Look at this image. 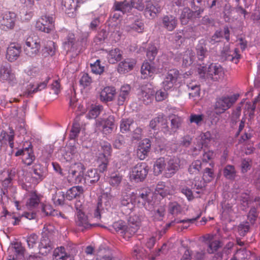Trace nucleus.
Segmentation results:
<instances>
[{
  "instance_id": "obj_26",
  "label": "nucleus",
  "mask_w": 260,
  "mask_h": 260,
  "mask_svg": "<svg viewBox=\"0 0 260 260\" xmlns=\"http://www.w3.org/2000/svg\"><path fill=\"white\" fill-rule=\"evenodd\" d=\"M131 87L129 85L125 84L122 86L117 98V103L119 105H123L128 99Z\"/></svg>"
},
{
  "instance_id": "obj_2",
  "label": "nucleus",
  "mask_w": 260,
  "mask_h": 260,
  "mask_svg": "<svg viewBox=\"0 0 260 260\" xmlns=\"http://www.w3.org/2000/svg\"><path fill=\"white\" fill-rule=\"evenodd\" d=\"M198 73L201 77H204L207 74V76L213 81L222 80L224 76L223 69L217 63L211 64L208 67L207 73L206 68L204 66H201L198 68Z\"/></svg>"
},
{
  "instance_id": "obj_1",
  "label": "nucleus",
  "mask_w": 260,
  "mask_h": 260,
  "mask_svg": "<svg viewBox=\"0 0 260 260\" xmlns=\"http://www.w3.org/2000/svg\"><path fill=\"white\" fill-rule=\"evenodd\" d=\"M134 7L136 9L143 11L144 9L145 6L142 3V0H131V4L125 0L123 2H115L114 6V11L112 14V19L117 20L121 16V14H124L132 9Z\"/></svg>"
},
{
  "instance_id": "obj_42",
  "label": "nucleus",
  "mask_w": 260,
  "mask_h": 260,
  "mask_svg": "<svg viewBox=\"0 0 260 260\" xmlns=\"http://www.w3.org/2000/svg\"><path fill=\"white\" fill-rule=\"evenodd\" d=\"M208 245V252L209 253H213L220 247L221 243L219 240L215 239L212 236L209 239Z\"/></svg>"
},
{
  "instance_id": "obj_35",
  "label": "nucleus",
  "mask_w": 260,
  "mask_h": 260,
  "mask_svg": "<svg viewBox=\"0 0 260 260\" xmlns=\"http://www.w3.org/2000/svg\"><path fill=\"white\" fill-rule=\"evenodd\" d=\"M9 134H8L5 132H2L0 136V139L4 144L9 145L10 146L13 145V139L14 136V132L13 129L9 128Z\"/></svg>"
},
{
  "instance_id": "obj_19",
  "label": "nucleus",
  "mask_w": 260,
  "mask_h": 260,
  "mask_svg": "<svg viewBox=\"0 0 260 260\" xmlns=\"http://www.w3.org/2000/svg\"><path fill=\"white\" fill-rule=\"evenodd\" d=\"M136 64L133 58H126L119 63L117 71L120 74H125L132 70Z\"/></svg>"
},
{
  "instance_id": "obj_6",
  "label": "nucleus",
  "mask_w": 260,
  "mask_h": 260,
  "mask_svg": "<svg viewBox=\"0 0 260 260\" xmlns=\"http://www.w3.org/2000/svg\"><path fill=\"white\" fill-rule=\"evenodd\" d=\"M54 19L52 17L42 16L36 22V28L41 31L50 33L54 29Z\"/></svg>"
},
{
  "instance_id": "obj_56",
  "label": "nucleus",
  "mask_w": 260,
  "mask_h": 260,
  "mask_svg": "<svg viewBox=\"0 0 260 260\" xmlns=\"http://www.w3.org/2000/svg\"><path fill=\"white\" fill-rule=\"evenodd\" d=\"M201 169V162L199 160L194 161L189 167L188 171L190 174H196Z\"/></svg>"
},
{
  "instance_id": "obj_16",
  "label": "nucleus",
  "mask_w": 260,
  "mask_h": 260,
  "mask_svg": "<svg viewBox=\"0 0 260 260\" xmlns=\"http://www.w3.org/2000/svg\"><path fill=\"white\" fill-rule=\"evenodd\" d=\"M111 151L110 147H105L104 153L99 155L97 163L98 164V169L100 172H104L107 170L109 163L108 156L110 155Z\"/></svg>"
},
{
  "instance_id": "obj_22",
  "label": "nucleus",
  "mask_w": 260,
  "mask_h": 260,
  "mask_svg": "<svg viewBox=\"0 0 260 260\" xmlns=\"http://www.w3.org/2000/svg\"><path fill=\"white\" fill-rule=\"evenodd\" d=\"M236 213V211L231 204L227 202H224L221 204V215L224 219H230Z\"/></svg>"
},
{
  "instance_id": "obj_8",
  "label": "nucleus",
  "mask_w": 260,
  "mask_h": 260,
  "mask_svg": "<svg viewBox=\"0 0 260 260\" xmlns=\"http://www.w3.org/2000/svg\"><path fill=\"white\" fill-rule=\"evenodd\" d=\"M112 202V196L107 192L103 193L99 199L97 211L95 213V218H100V211L108 210L110 208Z\"/></svg>"
},
{
  "instance_id": "obj_40",
  "label": "nucleus",
  "mask_w": 260,
  "mask_h": 260,
  "mask_svg": "<svg viewBox=\"0 0 260 260\" xmlns=\"http://www.w3.org/2000/svg\"><path fill=\"white\" fill-rule=\"evenodd\" d=\"M191 180H187L185 182V184L181 185V192L183 193L189 200L193 199V193L191 188Z\"/></svg>"
},
{
  "instance_id": "obj_60",
  "label": "nucleus",
  "mask_w": 260,
  "mask_h": 260,
  "mask_svg": "<svg viewBox=\"0 0 260 260\" xmlns=\"http://www.w3.org/2000/svg\"><path fill=\"white\" fill-rule=\"evenodd\" d=\"M91 83L92 79L91 77H89L88 74L84 73L80 80V85L85 88L90 86Z\"/></svg>"
},
{
  "instance_id": "obj_44",
  "label": "nucleus",
  "mask_w": 260,
  "mask_h": 260,
  "mask_svg": "<svg viewBox=\"0 0 260 260\" xmlns=\"http://www.w3.org/2000/svg\"><path fill=\"white\" fill-rule=\"evenodd\" d=\"M54 255L56 260H74L73 256L66 253L62 247L56 250Z\"/></svg>"
},
{
  "instance_id": "obj_25",
  "label": "nucleus",
  "mask_w": 260,
  "mask_h": 260,
  "mask_svg": "<svg viewBox=\"0 0 260 260\" xmlns=\"http://www.w3.org/2000/svg\"><path fill=\"white\" fill-rule=\"evenodd\" d=\"M203 12V10L201 9H200L198 11L193 12L188 8H184L180 18L181 24L182 25L187 24L189 20L192 17L193 15L199 16Z\"/></svg>"
},
{
  "instance_id": "obj_53",
  "label": "nucleus",
  "mask_w": 260,
  "mask_h": 260,
  "mask_svg": "<svg viewBox=\"0 0 260 260\" xmlns=\"http://www.w3.org/2000/svg\"><path fill=\"white\" fill-rule=\"evenodd\" d=\"M224 176L230 179H234L236 176V171L233 166H227L223 170Z\"/></svg>"
},
{
  "instance_id": "obj_50",
  "label": "nucleus",
  "mask_w": 260,
  "mask_h": 260,
  "mask_svg": "<svg viewBox=\"0 0 260 260\" xmlns=\"http://www.w3.org/2000/svg\"><path fill=\"white\" fill-rule=\"evenodd\" d=\"M151 193L149 192H148L146 190H143L139 196L137 197L136 196L135 200L136 203L140 204L142 203V205H144L145 203V201L149 199L151 197Z\"/></svg>"
},
{
  "instance_id": "obj_5",
  "label": "nucleus",
  "mask_w": 260,
  "mask_h": 260,
  "mask_svg": "<svg viewBox=\"0 0 260 260\" xmlns=\"http://www.w3.org/2000/svg\"><path fill=\"white\" fill-rule=\"evenodd\" d=\"M148 173V168L146 164L139 163L132 168L129 173V179L136 182L142 181Z\"/></svg>"
},
{
  "instance_id": "obj_41",
  "label": "nucleus",
  "mask_w": 260,
  "mask_h": 260,
  "mask_svg": "<svg viewBox=\"0 0 260 260\" xmlns=\"http://www.w3.org/2000/svg\"><path fill=\"white\" fill-rule=\"evenodd\" d=\"M103 107L100 105H91L88 113L86 114V118L88 119H94L100 114Z\"/></svg>"
},
{
  "instance_id": "obj_15",
  "label": "nucleus",
  "mask_w": 260,
  "mask_h": 260,
  "mask_svg": "<svg viewBox=\"0 0 260 260\" xmlns=\"http://www.w3.org/2000/svg\"><path fill=\"white\" fill-rule=\"evenodd\" d=\"M84 168L81 163L72 164L69 170L70 177H72L76 182H80L83 174Z\"/></svg>"
},
{
  "instance_id": "obj_33",
  "label": "nucleus",
  "mask_w": 260,
  "mask_h": 260,
  "mask_svg": "<svg viewBox=\"0 0 260 260\" xmlns=\"http://www.w3.org/2000/svg\"><path fill=\"white\" fill-rule=\"evenodd\" d=\"M128 221L129 235H132L138 229L140 224V219L138 216L135 215L131 216Z\"/></svg>"
},
{
  "instance_id": "obj_21",
  "label": "nucleus",
  "mask_w": 260,
  "mask_h": 260,
  "mask_svg": "<svg viewBox=\"0 0 260 260\" xmlns=\"http://www.w3.org/2000/svg\"><path fill=\"white\" fill-rule=\"evenodd\" d=\"M62 33L64 37L63 42L64 48L67 51H70L73 48L75 42L74 34L67 30H63Z\"/></svg>"
},
{
  "instance_id": "obj_29",
  "label": "nucleus",
  "mask_w": 260,
  "mask_h": 260,
  "mask_svg": "<svg viewBox=\"0 0 260 260\" xmlns=\"http://www.w3.org/2000/svg\"><path fill=\"white\" fill-rule=\"evenodd\" d=\"M107 59L111 64H114L120 60L122 58V51L118 49L114 48L107 52Z\"/></svg>"
},
{
  "instance_id": "obj_34",
  "label": "nucleus",
  "mask_w": 260,
  "mask_h": 260,
  "mask_svg": "<svg viewBox=\"0 0 260 260\" xmlns=\"http://www.w3.org/2000/svg\"><path fill=\"white\" fill-rule=\"evenodd\" d=\"M195 58L194 52L191 50H187L182 55L183 66L187 67L191 65Z\"/></svg>"
},
{
  "instance_id": "obj_62",
  "label": "nucleus",
  "mask_w": 260,
  "mask_h": 260,
  "mask_svg": "<svg viewBox=\"0 0 260 260\" xmlns=\"http://www.w3.org/2000/svg\"><path fill=\"white\" fill-rule=\"evenodd\" d=\"M44 50L48 54L53 55L56 50L54 43L52 41H48L46 46L44 47Z\"/></svg>"
},
{
  "instance_id": "obj_9",
  "label": "nucleus",
  "mask_w": 260,
  "mask_h": 260,
  "mask_svg": "<svg viewBox=\"0 0 260 260\" xmlns=\"http://www.w3.org/2000/svg\"><path fill=\"white\" fill-rule=\"evenodd\" d=\"M115 118L113 115L105 117L96 121V125L102 127L103 133L105 134L111 133L115 127Z\"/></svg>"
},
{
  "instance_id": "obj_30",
  "label": "nucleus",
  "mask_w": 260,
  "mask_h": 260,
  "mask_svg": "<svg viewBox=\"0 0 260 260\" xmlns=\"http://www.w3.org/2000/svg\"><path fill=\"white\" fill-rule=\"evenodd\" d=\"M166 161L163 157H160L154 162L153 167V173L155 175H159L166 169Z\"/></svg>"
},
{
  "instance_id": "obj_28",
  "label": "nucleus",
  "mask_w": 260,
  "mask_h": 260,
  "mask_svg": "<svg viewBox=\"0 0 260 260\" xmlns=\"http://www.w3.org/2000/svg\"><path fill=\"white\" fill-rule=\"evenodd\" d=\"M161 11V7L158 4L153 5L151 2H147L145 9V15L147 17L154 18L157 13Z\"/></svg>"
},
{
  "instance_id": "obj_51",
  "label": "nucleus",
  "mask_w": 260,
  "mask_h": 260,
  "mask_svg": "<svg viewBox=\"0 0 260 260\" xmlns=\"http://www.w3.org/2000/svg\"><path fill=\"white\" fill-rule=\"evenodd\" d=\"M133 123L132 119H122L120 124V131L124 133L129 131L131 125Z\"/></svg>"
},
{
  "instance_id": "obj_27",
  "label": "nucleus",
  "mask_w": 260,
  "mask_h": 260,
  "mask_svg": "<svg viewBox=\"0 0 260 260\" xmlns=\"http://www.w3.org/2000/svg\"><path fill=\"white\" fill-rule=\"evenodd\" d=\"M84 133L85 127L83 125H81L80 123L77 122H74L69 137L70 141H73L74 142L76 138L80 134L83 135Z\"/></svg>"
},
{
  "instance_id": "obj_64",
  "label": "nucleus",
  "mask_w": 260,
  "mask_h": 260,
  "mask_svg": "<svg viewBox=\"0 0 260 260\" xmlns=\"http://www.w3.org/2000/svg\"><path fill=\"white\" fill-rule=\"evenodd\" d=\"M45 171V168L40 164H36L34 167V172L40 179L44 177Z\"/></svg>"
},
{
  "instance_id": "obj_46",
  "label": "nucleus",
  "mask_w": 260,
  "mask_h": 260,
  "mask_svg": "<svg viewBox=\"0 0 260 260\" xmlns=\"http://www.w3.org/2000/svg\"><path fill=\"white\" fill-rule=\"evenodd\" d=\"M136 194L133 193L131 197L128 195L124 196L122 197L121 202V204L124 206H128L130 209L133 208L132 205L136 204L135 200Z\"/></svg>"
},
{
  "instance_id": "obj_12",
  "label": "nucleus",
  "mask_w": 260,
  "mask_h": 260,
  "mask_svg": "<svg viewBox=\"0 0 260 260\" xmlns=\"http://www.w3.org/2000/svg\"><path fill=\"white\" fill-rule=\"evenodd\" d=\"M161 73L159 69L147 61H144L141 68V77L144 79L152 78L157 73Z\"/></svg>"
},
{
  "instance_id": "obj_3",
  "label": "nucleus",
  "mask_w": 260,
  "mask_h": 260,
  "mask_svg": "<svg viewBox=\"0 0 260 260\" xmlns=\"http://www.w3.org/2000/svg\"><path fill=\"white\" fill-rule=\"evenodd\" d=\"M41 49V40L37 36H29L26 38L24 46L25 54L29 57L36 56Z\"/></svg>"
},
{
  "instance_id": "obj_36",
  "label": "nucleus",
  "mask_w": 260,
  "mask_h": 260,
  "mask_svg": "<svg viewBox=\"0 0 260 260\" xmlns=\"http://www.w3.org/2000/svg\"><path fill=\"white\" fill-rule=\"evenodd\" d=\"M39 253L42 255H47L51 249L52 246L50 241L45 238H43L39 245Z\"/></svg>"
},
{
  "instance_id": "obj_14",
  "label": "nucleus",
  "mask_w": 260,
  "mask_h": 260,
  "mask_svg": "<svg viewBox=\"0 0 260 260\" xmlns=\"http://www.w3.org/2000/svg\"><path fill=\"white\" fill-rule=\"evenodd\" d=\"M21 155L23 162L27 166L30 165L35 159L32 147H25L19 150L15 156Z\"/></svg>"
},
{
  "instance_id": "obj_47",
  "label": "nucleus",
  "mask_w": 260,
  "mask_h": 260,
  "mask_svg": "<svg viewBox=\"0 0 260 260\" xmlns=\"http://www.w3.org/2000/svg\"><path fill=\"white\" fill-rule=\"evenodd\" d=\"M200 138V144L203 146L204 145H207L211 141H214L215 139L212 137L211 134L209 132H207L205 133L201 134Z\"/></svg>"
},
{
  "instance_id": "obj_48",
  "label": "nucleus",
  "mask_w": 260,
  "mask_h": 260,
  "mask_svg": "<svg viewBox=\"0 0 260 260\" xmlns=\"http://www.w3.org/2000/svg\"><path fill=\"white\" fill-rule=\"evenodd\" d=\"M187 87L189 90V95L190 98H196L199 96L200 88L196 83H190L187 85Z\"/></svg>"
},
{
  "instance_id": "obj_61",
  "label": "nucleus",
  "mask_w": 260,
  "mask_h": 260,
  "mask_svg": "<svg viewBox=\"0 0 260 260\" xmlns=\"http://www.w3.org/2000/svg\"><path fill=\"white\" fill-rule=\"evenodd\" d=\"M157 54V49L156 47L151 45L149 46L147 51L146 55L150 60H153Z\"/></svg>"
},
{
  "instance_id": "obj_52",
  "label": "nucleus",
  "mask_w": 260,
  "mask_h": 260,
  "mask_svg": "<svg viewBox=\"0 0 260 260\" xmlns=\"http://www.w3.org/2000/svg\"><path fill=\"white\" fill-rule=\"evenodd\" d=\"M100 60L99 59L93 64H91V69L93 73L95 74H101L104 71V67L101 65Z\"/></svg>"
},
{
  "instance_id": "obj_39",
  "label": "nucleus",
  "mask_w": 260,
  "mask_h": 260,
  "mask_svg": "<svg viewBox=\"0 0 260 260\" xmlns=\"http://www.w3.org/2000/svg\"><path fill=\"white\" fill-rule=\"evenodd\" d=\"M47 83L48 80H46L37 85L30 84L27 86L26 93L30 94L38 91H41L46 87Z\"/></svg>"
},
{
  "instance_id": "obj_45",
  "label": "nucleus",
  "mask_w": 260,
  "mask_h": 260,
  "mask_svg": "<svg viewBox=\"0 0 260 260\" xmlns=\"http://www.w3.org/2000/svg\"><path fill=\"white\" fill-rule=\"evenodd\" d=\"M99 179L100 175L95 169L88 170L85 177V180L90 183L97 182Z\"/></svg>"
},
{
  "instance_id": "obj_23",
  "label": "nucleus",
  "mask_w": 260,
  "mask_h": 260,
  "mask_svg": "<svg viewBox=\"0 0 260 260\" xmlns=\"http://www.w3.org/2000/svg\"><path fill=\"white\" fill-rule=\"evenodd\" d=\"M116 94V90L114 87L107 86L104 87L100 93V99L103 102H110L113 100Z\"/></svg>"
},
{
  "instance_id": "obj_57",
  "label": "nucleus",
  "mask_w": 260,
  "mask_h": 260,
  "mask_svg": "<svg viewBox=\"0 0 260 260\" xmlns=\"http://www.w3.org/2000/svg\"><path fill=\"white\" fill-rule=\"evenodd\" d=\"M156 191L162 197H165L169 194L170 192L168 189V187L165 186L164 183H159L156 186Z\"/></svg>"
},
{
  "instance_id": "obj_11",
  "label": "nucleus",
  "mask_w": 260,
  "mask_h": 260,
  "mask_svg": "<svg viewBox=\"0 0 260 260\" xmlns=\"http://www.w3.org/2000/svg\"><path fill=\"white\" fill-rule=\"evenodd\" d=\"M179 77V71L176 69L170 70L162 82L163 87L165 89H172L176 84Z\"/></svg>"
},
{
  "instance_id": "obj_20",
  "label": "nucleus",
  "mask_w": 260,
  "mask_h": 260,
  "mask_svg": "<svg viewBox=\"0 0 260 260\" xmlns=\"http://www.w3.org/2000/svg\"><path fill=\"white\" fill-rule=\"evenodd\" d=\"M62 9L69 15V17H74L77 7V2L75 0H60Z\"/></svg>"
},
{
  "instance_id": "obj_18",
  "label": "nucleus",
  "mask_w": 260,
  "mask_h": 260,
  "mask_svg": "<svg viewBox=\"0 0 260 260\" xmlns=\"http://www.w3.org/2000/svg\"><path fill=\"white\" fill-rule=\"evenodd\" d=\"M0 78L9 82H13L15 80V76L12 72L11 66L9 64H3L0 66Z\"/></svg>"
},
{
  "instance_id": "obj_24",
  "label": "nucleus",
  "mask_w": 260,
  "mask_h": 260,
  "mask_svg": "<svg viewBox=\"0 0 260 260\" xmlns=\"http://www.w3.org/2000/svg\"><path fill=\"white\" fill-rule=\"evenodd\" d=\"M113 227L117 232L121 234L125 239L132 236L129 235V228L126 226L125 222L122 220L115 222L113 224Z\"/></svg>"
},
{
  "instance_id": "obj_7",
  "label": "nucleus",
  "mask_w": 260,
  "mask_h": 260,
  "mask_svg": "<svg viewBox=\"0 0 260 260\" xmlns=\"http://www.w3.org/2000/svg\"><path fill=\"white\" fill-rule=\"evenodd\" d=\"M16 21V14L14 12H8L5 13L0 20V28L8 31L13 29Z\"/></svg>"
},
{
  "instance_id": "obj_43",
  "label": "nucleus",
  "mask_w": 260,
  "mask_h": 260,
  "mask_svg": "<svg viewBox=\"0 0 260 260\" xmlns=\"http://www.w3.org/2000/svg\"><path fill=\"white\" fill-rule=\"evenodd\" d=\"M126 29L127 31H134L141 33L144 30V23L141 20H137L135 21L131 25L127 26Z\"/></svg>"
},
{
  "instance_id": "obj_4",
  "label": "nucleus",
  "mask_w": 260,
  "mask_h": 260,
  "mask_svg": "<svg viewBox=\"0 0 260 260\" xmlns=\"http://www.w3.org/2000/svg\"><path fill=\"white\" fill-rule=\"evenodd\" d=\"M239 94L224 95L217 98L215 105V110L217 114H221L229 109L236 102Z\"/></svg>"
},
{
  "instance_id": "obj_63",
  "label": "nucleus",
  "mask_w": 260,
  "mask_h": 260,
  "mask_svg": "<svg viewBox=\"0 0 260 260\" xmlns=\"http://www.w3.org/2000/svg\"><path fill=\"white\" fill-rule=\"evenodd\" d=\"M182 120L178 116H174L171 119V126L173 131L175 132L181 125Z\"/></svg>"
},
{
  "instance_id": "obj_59",
  "label": "nucleus",
  "mask_w": 260,
  "mask_h": 260,
  "mask_svg": "<svg viewBox=\"0 0 260 260\" xmlns=\"http://www.w3.org/2000/svg\"><path fill=\"white\" fill-rule=\"evenodd\" d=\"M207 50L205 45L202 44H199L197 47V53L199 60H202L205 57Z\"/></svg>"
},
{
  "instance_id": "obj_13",
  "label": "nucleus",
  "mask_w": 260,
  "mask_h": 260,
  "mask_svg": "<svg viewBox=\"0 0 260 260\" xmlns=\"http://www.w3.org/2000/svg\"><path fill=\"white\" fill-rule=\"evenodd\" d=\"M180 160L177 157H173L166 162V169L164 176L167 178L172 177L180 169Z\"/></svg>"
},
{
  "instance_id": "obj_37",
  "label": "nucleus",
  "mask_w": 260,
  "mask_h": 260,
  "mask_svg": "<svg viewBox=\"0 0 260 260\" xmlns=\"http://www.w3.org/2000/svg\"><path fill=\"white\" fill-rule=\"evenodd\" d=\"M83 188L81 186H74L69 189L66 193V198L69 200H72L82 194Z\"/></svg>"
},
{
  "instance_id": "obj_17",
  "label": "nucleus",
  "mask_w": 260,
  "mask_h": 260,
  "mask_svg": "<svg viewBox=\"0 0 260 260\" xmlns=\"http://www.w3.org/2000/svg\"><path fill=\"white\" fill-rule=\"evenodd\" d=\"M21 52V47L15 43L11 44L7 48L6 58L10 62L15 61Z\"/></svg>"
},
{
  "instance_id": "obj_58",
  "label": "nucleus",
  "mask_w": 260,
  "mask_h": 260,
  "mask_svg": "<svg viewBox=\"0 0 260 260\" xmlns=\"http://www.w3.org/2000/svg\"><path fill=\"white\" fill-rule=\"evenodd\" d=\"M214 177L213 170L210 168H206L204 171L203 179L205 182H210L212 181Z\"/></svg>"
},
{
  "instance_id": "obj_55",
  "label": "nucleus",
  "mask_w": 260,
  "mask_h": 260,
  "mask_svg": "<svg viewBox=\"0 0 260 260\" xmlns=\"http://www.w3.org/2000/svg\"><path fill=\"white\" fill-rule=\"evenodd\" d=\"M150 152V147H139L137 150V155L141 160H144Z\"/></svg>"
},
{
  "instance_id": "obj_54",
  "label": "nucleus",
  "mask_w": 260,
  "mask_h": 260,
  "mask_svg": "<svg viewBox=\"0 0 260 260\" xmlns=\"http://www.w3.org/2000/svg\"><path fill=\"white\" fill-rule=\"evenodd\" d=\"M204 119L203 114H191L189 117V122L195 123L197 125H201Z\"/></svg>"
},
{
  "instance_id": "obj_38",
  "label": "nucleus",
  "mask_w": 260,
  "mask_h": 260,
  "mask_svg": "<svg viewBox=\"0 0 260 260\" xmlns=\"http://www.w3.org/2000/svg\"><path fill=\"white\" fill-rule=\"evenodd\" d=\"M40 201L38 196L35 192H31L28 196L26 206L28 209H32L39 205Z\"/></svg>"
},
{
  "instance_id": "obj_49",
  "label": "nucleus",
  "mask_w": 260,
  "mask_h": 260,
  "mask_svg": "<svg viewBox=\"0 0 260 260\" xmlns=\"http://www.w3.org/2000/svg\"><path fill=\"white\" fill-rule=\"evenodd\" d=\"M122 177L119 174L114 173L111 175L109 179V183L112 186H118L121 183Z\"/></svg>"
},
{
  "instance_id": "obj_10",
  "label": "nucleus",
  "mask_w": 260,
  "mask_h": 260,
  "mask_svg": "<svg viewBox=\"0 0 260 260\" xmlns=\"http://www.w3.org/2000/svg\"><path fill=\"white\" fill-rule=\"evenodd\" d=\"M155 92V90L151 86L142 87L138 92V98L144 104L147 105L153 101Z\"/></svg>"
},
{
  "instance_id": "obj_31",
  "label": "nucleus",
  "mask_w": 260,
  "mask_h": 260,
  "mask_svg": "<svg viewBox=\"0 0 260 260\" xmlns=\"http://www.w3.org/2000/svg\"><path fill=\"white\" fill-rule=\"evenodd\" d=\"M177 20L172 15L165 16L162 19V24L164 27L169 31H172L177 25Z\"/></svg>"
},
{
  "instance_id": "obj_32",
  "label": "nucleus",
  "mask_w": 260,
  "mask_h": 260,
  "mask_svg": "<svg viewBox=\"0 0 260 260\" xmlns=\"http://www.w3.org/2000/svg\"><path fill=\"white\" fill-rule=\"evenodd\" d=\"M75 222L78 226L83 228H87L89 225L88 217L80 210L77 213Z\"/></svg>"
}]
</instances>
